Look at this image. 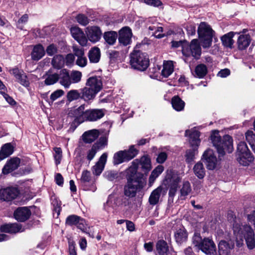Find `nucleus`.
I'll list each match as a JSON object with an SVG mask.
<instances>
[{"label":"nucleus","mask_w":255,"mask_h":255,"mask_svg":"<svg viewBox=\"0 0 255 255\" xmlns=\"http://www.w3.org/2000/svg\"><path fill=\"white\" fill-rule=\"evenodd\" d=\"M88 85L92 88L91 89L96 95L102 89V81H87Z\"/></svg>","instance_id":"obj_44"},{"label":"nucleus","mask_w":255,"mask_h":255,"mask_svg":"<svg viewBox=\"0 0 255 255\" xmlns=\"http://www.w3.org/2000/svg\"><path fill=\"white\" fill-rule=\"evenodd\" d=\"M107 142L108 139L106 137H101L99 141L93 145H97V147H98V149L100 150L103 149L107 145Z\"/></svg>","instance_id":"obj_56"},{"label":"nucleus","mask_w":255,"mask_h":255,"mask_svg":"<svg viewBox=\"0 0 255 255\" xmlns=\"http://www.w3.org/2000/svg\"><path fill=\"white\" fill-rule=\"evenodd\" d=\"M237 159L239 163L243 166H248L253 161L254 157L251 152L246 153H240V155H236Z\"/></svg>","instance_id":"obj_24"},{"label":"nucleus","mask_w":255,"mask_h":255,"mask_svg":"<svg viewBox=\"0 0 255 255\" xmlns=\"http://www.w3.org/2000/svg\"><path fill=\"white\" fill-rule=\"evenodd\" d=\"M88 57L90 62L95 63L98 62L101 57L100 49L97 47L91 48L89 52Z\"/></svg>","instance_id":"obj_30"},{"label":"nucleus","mask_w":255,"mask_h":255,"mask_svg":"<svg viewBox=\"0 0 255 255\" xmlns=\"http://www.w3.org/2000/svg\"><path fill=\"white\" fill-rule=\"evenodd\" d=\"M202 240L200 235L198 233H195L192 238L193 243L196 247H198L200 248Z\"/></svg>","instance_id":"obj_60"},{"label":"nucleus","mask_w":255,"mask_h":255,"mask_svg":"<svg viewBox=\"0 0 255 255\" xmlns=\"http://www.w3.org/2000/svg\"><path fill=\"white\" fill-rule=\"evenodd\" d=\"M182 53L185 56H192L196 59H199L201 54V48L198 40L193 39L190 45L187 43L186 47L182 49Z\"/></svg>","instance_id":"obj_8"},{"label":"nucleus","mask_w":255,"mask_h":255,"mask_svg":"<svg viewBox=\"0 0 255 255\" xmlns=\"http://www.w3.org/2000/svg\"><path fill=\"white\" fill-rule=\"evenodd\" d=\"M13 152V147L10 143L4 144L0 150V159L2 160Z\"/></svg>","instance_id":"obj_29"},{"label":"nucleus","mask_w":255,"mask_h":255,"mask_svg":"<svg viewBox=\"0 0 255 255\" xmlns=\"http://www.w3.org/2000/svg\"><path fill=\"white\" fill-rule=\"evenodd\" d=\"M185 135L189 137V142L192 147L187 150L185 154L186 161L190 163L193 161L195 154L197 153V147L200 143V132L195 129L186 130Z\"/></svg>","instance_id":"obj_4"},{"label":"nucleus","mask_w":255,"mask_h":255,"mask_svg":"<svg viewBox=\"0 0 255 255\" xmlns=\"http://www.w3.org/2000/svg\"><path fill=\"white\" fill-rule=\"evenodd\" d=\"M187 232L183 227L177 229L174 233L175 240L179 244L185 242L187 240Z\"/></svg>","instance_id":"obj_31"},{"label":"nucleus","mask_w":255,"mask_h":255,"mask_svg":"<svg viewBox=\"0 0 255 255\" xmlns=\"http://www.w3.org/2000/svg\"><path fill=\"white\" fill-rule=\"evenodd\" d=\"M130 64L134 69L143 71L149 66V61L147 55L139 51L130 54Z\"/></svg>","instance_id":"obj_6"},{"label":"nucleus","mask_w":255,"mask_h":255,"mask_svg":"<svg viewBox=\"0 0 255 255\" xmlns=\"http://www.w3.org/2000/svg\"><path fill=\"white\" fill-rule=\"evenodd\" d=\"M132 32L128 27H124L119 31V41L120 44L127 46L131 42Z\"/></svg>","instance_id":"obj_18"},{"label":"nucleus","mask_w":255,"mask_h":255,"mask_svg":"<svg viewBox=\"0 0 255 255\" xmlns=\"http://www.w3.org/2000/svg\"><path fill=\"white\" fill-rule=\"evenodd\" d=\"M89 86L88 85L87 82L86 87L82 90V98L85 100H92L95 97V93L91 89Z\"/></svg>","instance_id":"obj_38"},{"label":"nucleus","mask_w":255,"mask_h":255,"mask_svg":"<svg viewBox=\"0 0 255 255\" xmlns=\"http://www.w3.org/2000/svg\"><path fill=\"white\" fill-rule=\"evenodd\" d=\"M28 15L27 14L23 15L16 22V27L20 30H23L24 25L27 22Z\"/></svg>","instance_id":"obj_48"},{"label":"nucleus","mask_w":255,"mask_h":255,"mask_svg":"<svg viewBox=\"0 0 255 255\" xmlns=\"http://www.w3.org/2000/svg\"><path fill=\"white\" fill-rule=\"evenodd\" d=\"M72 37L82 46L86 45L87 38L83 31L78 27L73 26L70 29Z\"/></svg>","instance_id":"obj_17"},{"label":"nucleus","mask_w":255,"mask_h":255,"mask_svg":"<svg viewBox=\"0 0 255 255\" xmlns=\"http://www.w3.org/2000/svg\"><path fill=\"white\" fill-rule=\"evenodd\" d=\"M193 171L194 174L199 179L204 178L205 175V170L203 164L200 162H197L194 166Z\"/></svg>","instance_id":"obj_43"},{"label":"nucleus","mask_w":255,"mask_h":255,"mask_svg":"<svg viewBox=\"0 0 255 255\" xmlns=\"http://www.w3.org/2000/svg\"><path fill=\"white\" fill-rule=\"evenodd\" d=\"M174 66L171 61H164L161 75L164 78H167L173 72Z\"/></svg>","instance_id":"obj_33"},{"label":"nucleus","mask_w":255,"mask_h":255,"mask_svg":"<svg viewBox=\"0 0 255 255\" xmlns=\"http://www.w3.org/2000/svg\"><path fill=\"white\" fill-rule=\"evenodd\" d=\"M97 145H93L92 148L87 152V158L89 161L92 160L95 157L96 153L99 150Z\"/></svg>","instance_id":"obj_51"},{"label":"nucleus","mask_w":255,"mask_h":255,"mask_svg":"<svg viewBox=\"0 0 255 255\" xmlns=\"http://www.w3.org/2000/svg\"><path fill=\"white\" fill-rule=\"evenodd\" d=\"M248 152H250L248 148L247 144L244 141L240 142L237 146V155H240V153H246Z\"/></svg>","instance_id":"obj_50"},{"label":"nucleus","mask_w":255,"mask_h":255,"mask_svg":"<svg viewBox=\"0 0 255 255\" xmlns=\"http://www.w3.org/2000/svg\"><path fill=\"white\" fill-rule=\"evenodd\" d=\"M54 150L55 151V154L54 155L55 162L56 165L59 164L60 163L61 158H62V149L60 147H55L54 148Z\"/></svg>","instance_id":"obj_54"},{"label":"nucleus","mask_w":255,"mask_h":255,"mask_svg":"<svg viewBox=\"0 0 255 255\" xmlns=\"http://www.w3.org/2000/svg\"><path fill=\"white\" fill-rule=\"evenodd\" d=\"M251 42L250 36L248 34L241 35L238 39V48L240 50L246 49Z\"/></svg>","instance_id":"obj_28"},{"label":"nucleus","mask_w":255,"mask_h":255,"mask_svg":"<svg viewBox=\"0 0 255 255\" xmlns=\"http://www.w3.org/2000/svg\"><path fill=\"white\" fill-rule=\"evenodd\" d=\"M235 33H236L231 31L225 34L221 37V41L225 46L230 48L232 47L234 43L233 38Z\"/></svg>","instance_id":"obj_37"},{"label":"nucleus","mask_w":255,"mask_h":255,"mask_svg":"<svg viewBox=\"0 0 255 255\" xmlns=\"http://www.w3.org/2000/svg\"><path fill=\"white\" fill-rule=\"evenodd\" d=\"M82 218L80 217L73 215L68 216L66 220V223L70 226L76 225Z\"/></svg>","instance_id":"obj_49"},{"label":"nucleus","mask_w":255,"mask_h":255,"mask_svg":"<svg viewBox=\"0 0 255 255\" xmlns=\"http://www.w3.org/2000/svg\"><path fill=\"white\" fill-rule=\"evenodd\" d=\"M156 249L159 255H167L169 247L163 240H158L156 244Z\"/></svg>","instance_id":"obj_26"},{"label":"nucleus","mask_w":255,"mask_h":255,"mask_svg":"<svg viewBox=\"0 0 255 255\" xmlns=\"http://www.w3.org/2000/svg\"><path fill=\"white\" fill-rule=\"evenodd\" d=\"M128 161L123 150H120L114 154L113 156V163L114 165H119Z\"/></svg>","instance_id":"obj_42"},{"label":"nucleus","mask_w":255,"mask_h":255,"mask_svg":"<svg viewBox=\"0 0 255 255\" xmlns=\"http://www.w3.org/2000/svg\"><path fill=\"white\" fill-rule=\"evenodd\" d=\"M46 52L49 56H53L54 54L57 53V48L55 45L54 44H51L47 47Z\"/></svg>","instance_id":"obj_61"},{"label":"nucleus","mask_w":255,"mask_h":255,"mask_svg":"<svg viewBox=\"0 0 255 255\" xmlns=\"http://www.w3.org/2000/svg\"><path fill=\"white\" fill-rule=\"evenodd\" d=\"M82 74L78 71H72L70 73L69 80H81Z\"/></svg>","instance_id":"obj_63"},{"label":"nucleus","mask_w":255,"mask_h":255,"mask_svg":"<svg viewBox=\"0 0 255 255\" xmlns=\"http://www.w3.org/2000/svg\"><path fill=\"white\" fill-rule=\"evenodd\" d=\"M21 229V225L19 224H10L9 233H16L18 232H23V230Z\"/></svg>","instance_id":"obj_55"},{"label":"nucleus","mask_w":255,"mask_h":255,"mask_svg":"<svg viewBox=\"0 0 255 255\" xmlns=\"http://www.w3.org/2000/svg\"><path fill=\"white\" fill-rule=\"evenodd\" d=\"M105 115L103 109H91L86 111L85 121L94 122L102 118Z\"/></svg>","instance_id":"obj_20"},{"label":"nucleus","mask_w":255,"mask_h":255,"mask_svg":"<svg viewBox=\"0 0 255 255\" xmlns=\"http://www.w3.org/2000/svg\"><path fill=\"white\" fill-rule=\"evenodd\" d=\"M187 42L185 41H172L171 42V46L174 48L181 47L182 50L183 48L186 47Z\"/></svg>","instance_id":"obj_62"},{"label":"nucleus","mask_w":255,"mask_h":255,"mask_svg":"<svg viewBox=\"0 0 255 255\" xmlns=\"http://www.w3.org/2000/svg\"><path fill=\"white\" fill-rule=\"evenodd\" d=\"M202 159L205 161L208 169L213 170L216 167L217 159L212 149H208L204 152Z\"/></svg>","instance_id":"obj_14"},{"label":"nucleus","mask_w":255,"mask_h":255,"mask_svg":"<svg viewBox=\"0 0 255 255\" xmlns=\"http://www.w3.org/2000/svg\"><path fill=\"white\" fill-rule=\"evenodd\" d=\"M191 191V187L190 183L188 181H184L183 183L182 188L180 189L181 197H185L188 195Z\"/></svg>","instance_id":"obj_45"},{"label":"nucleus","mask_w":255,"mask_h":255,"mask_svg":"<svg viewBox=\"0 0 255 255\" xmlns=\"http://www.w3.org/2000/svg\"><path fill=\"white\" fill-rule=\"evenodd\" d=\"M64 94V92L62 90H57L51 94L50 99L52 102H53L62 96Z\"/></svg>","instance_id":"obj_58"},{"label":"nucleus","mask_w":255,"mask_h":255,"mask_svg":"<svg viewBox=\"0 0 255 255\" xmlns=\"http://www.w3.org/2000/svg\"><path fill=\"white\" fill-rule=\"evenodd\" d=\"M105 176L109 181H113L118 177V173L116 171H108L105 172Z\"/></svg>","instance_id":"obj_53"},{"label":"nucleus","mask_w":255,"mask_h":255,"mask_svg":"<svg viewBox=\"0 0 255 255\" xmlns=\"http://www.w3.org/2000/svg\"><path fill=\"white\" fill-rule=\"evenodd\" d=\"M68 115L70 117L75 118L74 122L78 125L83 123L85 121L86 116L85 106L82 105L77 108L71 109Z\"/></svg>","instance_id":"obj_12"},{"label":"nucleus","mask_w":255,"mask_h":255,"mask_svg":"<svg viewBox=\"0 0 255 255\" xmlns=\"http://www.w3.org/2000/svg\"><path fill=\"white\" fill-rule=\"evenodd\" d=\"M214 31L206 22H201L198 26V34L203 48H209L212 43Z\"/></svg>","instance_id":"obj_5"},{"label":"nucleus","mask_w":255,"mask_h":255,"mask_svg":"<svg viewBox=\"0 0 255 255\" xmlns=\"http://www.w3.org/2000/svg\"><path fill=\"white\" fill-rule=\"evenodd\" d=\"M207 69L206 66L204 64L198 65L195 69V73L198 78H202L206 74Z\"/></svg>","instance_id":"obj_46"},{"label":"nucleus","mask_w":255,"mask_h":255,"mask_svg":"<svg viewBox=\"0 0 255 255\" xmlns=\"http://www.w3.org/2000/svg\"><path fill=\"white\" fill-rule=\"evenodd\" d=\"M77 22L81 25L86 26L89 22L88 18L83 14H79L76 16Z\"/></svg>","instance_id":"obj_52"},{"label":"nucleus","mask_w":255,"mask_h":255,"mask_svg":"<svg viewBox=\"0 0 255 255\" xmlns=\"http://www.w3.org/2000/svg\"><path fill=\"white\" fill-rule=\"evenodd\" d=\"M162 190V187H158L151 192L149 198V203L150 205H155L157 204L159 201Z\"/></svg>","instance_id":"obj_34"},{"label":"nucleus","mask_w":255,"mask_h":255,"mask_svg":"<svg viewBox=\"0 0 255 255\" xmlns=\"http://www.w3.org/2000/svg\"><path fill=\"white\" fill-rule=\"evenodd\" d=\"M9 73L17 80H25L26 78H29L23 70L16 67L9 70Z\"/></svg>","instance_id":"obj_41"},{"label":"nucleus","mask_w":255,"mask_h":255,"mask_svg":"<svg viewBox=\"0 0 255 255\" xmlns=\"http://www.w3.org/2000/svg\"><path fill=\"white\" fill-rule=\"evenodd\" d=\"M65 59V64L67 66H70L74 63V62L75 61V56L74 55L70 53L68 54L65 57H64Z\"/></svg>","instance_id":"obj_59"},{"label":"nucleus","mask_w":255,"mask_h":255,"mask_svg":"<svg viewBox=\"0 0 255 255\" xmlns=\"http://www.w3.org/2000/svg\"><path fill=\"white\" fill-rule=\"evenodd\" d=\"M159 25V24L152 25L149 26L148 28L153 36L157 38H161L163 37L164 35L161 33L162 32L163 28Z\"/></svg>","instance_id":"obj_39"},{"label":"nucleus","mask_w":255,"mask_h":255,"mask_svg":"<svg viewBox=\"0 0 255 255\" xmlns=\"http://www.w3.org/2000/svg\"><path fill=\"white\" fill-rule=\"evenodd\" d=\"M99 135L97 129H92L84 133L82 135L83 140L85 143H91L95 140Z\"/></svg>","instance_id":"obj_25"},{"label":"nucleus","mask_w":255,"mask_h":255,"mask_svg":"<svg viewBox=\"0 0 255 255\" xmlns=\"http://www.w3.org/2000/svg\"><path fill=\"white\" fill-rule=\"evenodd\" d=\"M45 51L41 44H37L33 47L31 53V59L34 61H38L41 59L45 55Z\"/></svg>","instance_id":"obj_23"},{"label":"nucleus","mask_w":255,"mask_h":255,"mask_svg":"<svg viewBox=\"0 0 255 255\" xmlns=\"http://www.w3.org/2000/svg\"><path fill=\"white\" fill-rule=\"evenodd\" d=\"M123 152L125 153L127 160L129 161L138 154L139 150L135 148V145H131L128 149L124 150Z\"/></svg>","instance_id":"obj_36"},{"label":"nucleus","mask_w":255,"mask_h":255,"mask_svg":"<svg viewBox=\"0 0 255 255\" xmlns=\"http://www.w3.org/2000/svg\"><path fill=\"white\" fill-rule=\"evenodd\" d=\"M210 138L220 155H223L225 151L228 153H231L233 151V139L230 135H226L222 138L219 131L214 130L212 132Z\"/></svg>","instance_id":"obj_2"},{"label":"nucleus","mask_w":255,"mask_h":255,"mask_svg":"<svg viewBox=\"0 0 255 255\" xmlns=\"http://www.w3.org/2000/svg\"><path fill=\"white\" fill-rule=\"evenodd\" d=\"M228 219L229 221L232 220L234 221L233 230L237 240L243 242V239H245L248 248L250 250L254 249L255 248V234L250 226L242 225L239 220L236 219L232 213L228 214Z\"/></svg>","instance_id":"obj_1"},{"label":"nucleus","mask_w":255,"mask_h":255,"mask_svg":"<svg viewBox=\"0 0 255 255\" xmlns=\"http://www.w3.org/2000/svg\"><path fill=\"white\" fill-rule=\"evenodd\" d=\"M200 249L207 255H216V246L212 239L204 238L200 246Z\"/></svg>","instance_id":"obj_13"},{"label":"nucleus","mask_w":255,"mask_h":255,"mask_svg":"<svg viewBox=\"0 0 255 255\" xmlns=\"http://www.w3.org/2000/svg\"><path fill=\"white\" fill-rule=\"evenodd\" d=\"M245 135L247 140L251 146H252V144H254L255 142V140H254L255 134L253 131L248 130Z\"/></svg>","instance_id":"obj_57"},{"label":"nucleus","mask_w":255,"mask_h":255,"mask_svg":"<svg viewBox=\"0 0 255 255\" xmlns=\"http://www.w3.org/2000/svg\"><path fill=\"white\" fill-rule=\"evenodd\" d=\"M81 97L80 93L76 90L70 91L67 95V100L71 102L73 101L78 100Z\"/></svg>","instance_id":"obj_47"},{"label":"nucleus","mask_w":255,"mask_h":255,"mask_svg":"<svg viewBox=\"0 0 255 255\" xmlns=\"http://www.w3.org/2000/svg\"><path fill=\"white\" fill-rule=\"evenodd\" d=\"M45 76V80H69L70 72L66 69H63L57 72L49 70Z\"/></svg>","instance_id":"obj_11"},{"label":"nucleus","mask_w":255,"mask_h":255,"mask_svg":"<svg viewBox=\"0 0 255 255\" xmlns=\"http://www.w3.org/2000/svg\"><path fill=\"white\" fill-rule=\"evenodd\" d=\"M124 187V195L129 198L135 197L146 184V179L138 178L136 180L129 178Z\"/></svg>","instance_id":"obj_3"},{"label":"nucleus","mask_w":255,"mask_h":255,"mask_svg":"<svg viewBox=\"0 0 255 255\" xmlns=\"http://www.w3.org/2000/svg\"><path fill=\"white\" fill-rule=\"evenodd\" d=\"M117 37V33L114 31H106L103 34L105 42L110 45H113L116 43Z\"/></svg>","instance_id":"obj_27"},{"label":"nucleus","mask_w":255,"mask_h":255,"mask_svg":"<svg viewBox=\"0 0 255 255\" xmlns=\"http://www.w3.org/2000/svg\"><path fill=\"white\" fill-rule=\"evenodd\" d=\"M87 63V59L86 57L84 55L82 56L77 57L76 60V64L80 67H85Z\"/></svg>","instance_id":"obj_64"},{"label":"nucleus","mask_w":255,"mask_h":255,"mask_svg":"<svg viewBox=\"0 0 255 255\" xmlns=\"http://www.w3.org/2000/svg\"><path fill=\"white\" fill-rule=\"evenodd\" d=\"M139 165L138 159H134L131 162V165L127 170L126 178L128 179L131 178L136 180L138 178L145 179L142 173L137 172L138 166Z\"/></svg>","instance_id":"obj_15"},{"label":"nucleus","mask_w":255,"mask_h":255,"mask_svg":"<svg viewBox=\"0 0 255 255\" xmlns=\"http://www.w3.org/2000/svg\"><path fill=\"white\" fill-rule=\"evenodd\" d=\"M14 218L19 222H24L31 215L30 210L26 207L18 208L14 212Z\"/></svg>","instance_id":"obj_21"},{"label":"nucleus","mask_w":255,"mask_h":255,"mask_svg":"<svg viewBox=\"0 0 255 255\" xmlns=\"http://www.w3.org/2000/svg\"><path fill=\"white\" fill-rule=\"evenodd\" d=\"M172 107L177 111H181L184 109L185 103L178 96H174L171 100Z\"/></svg>","instance_id":"obj_40"},{"label":"nucleus","mask_w":255,"mask_h":255,"mask_svg":"<svg viewBox=\"0 0 255 255\" xmlns=\"http://www.w3.org/2000/svg\"><path fill=\"white\" fill-rule=\"evenodd\" d=\"M139 160V165L144 173H147L151 168V161L148 156L143 155Z\"/></svg>","instance_id":"obj_32"},{"label":"nucleus","mask_w":255,"mask_h":255,"mask_svg":"<svg viewBox=\"0 0 255 255\" xmlns=\"http://www.w3.org/2000/svg\"><path fill=\"white\" fill-rule=\"evenodd\" d=\"M95 178H92L91 172L87 170L82 171L80 178V185L85 191L95 192L97 190Z\"/></svg>","instance_id":"obj_7"},{"label":"nucleus","mask_w":255,"mask_h":255,"mask_svg":"<svg viewBox=\"0 0 255 255\" xmlns=\"http://www.w3.org/2000/svg\"><path fill=\"white\" fill-rule=\"evenodd\" d=\"M165 181L169 189V196L170 197H174L177 192L179 183L181 181V178L177 175L173 174L171 175L168 174L166 177Z\"/></svg>","instance_id":"obj_10"},{"label":"nucleus","mask_w":255,"mask_h":255,"mask_svg":"<svg viewBox=\"0 0 255 255\" xmlns=\"http://www.w3.org/2000/svg\"><path fill=\"white\" fill-rule=\"evenodd\" d=\"M107 153H104L101 156L98 161L92 167V172L94 174L98 176L102 173L107 162Z\"/></svg>","instance_id":"obj_22"},{"label":"nucleus","mask_w":255,"mask_h":255,"mask_svg":"<svg viewBox=\"0 0 255 255\" xmlns=\"http://www.w3.org/2000/svg\"><path fill=\"white\" fill-rule=\"evenodd\" d=\"M20 192L16 187H8L0 189V200L3 201L9 202L16 199Z\"/></svg>","instance_id":"obj_9"},{"label":"nucleus","mask_w":255,"mask_h":255,"mask_svg":"<svg viewBox=\"0 0 255 255\" xmlns=\"http://www.w3.org/2000/svg\"><path fill=\"white\" fill-rule=\"evenodd\" d=\"M51 64L54 68L61 69L65 64L64 56L60 54L55 55L52 58Z\"/></svg>","instance_id":"obj_35"},{"label":"nucleus","mask_w":255,"mask_h":255,"mask_svg":"<svg viewBox=\"0 0 255 255\" xmlns=\"http://www.w3.org/2000/svg\"><path fill=\"white\" fill-rule=\"evenodd\" d=\"M86 32L88 39L93 43L99 41L102 35L100 28L97 26L87 27Z\"/></svg>","instance_id":"obj_16"},{"label":"nucleus","mask_w":255,"mask_h":255,"mask_svg":"<svg viewBox=\"0 0 255 255\" xmlns=\"http://www.w3.org/2000/svg\"><path fill=\"white\" fill-rule=\"evenodd\" d=\"M20 163V159L18 157L11 158L8 160L3 166L2 172L7 174L18 168Z\"/></svg>","instance_id":"obj_19"}]
</instances>
